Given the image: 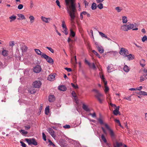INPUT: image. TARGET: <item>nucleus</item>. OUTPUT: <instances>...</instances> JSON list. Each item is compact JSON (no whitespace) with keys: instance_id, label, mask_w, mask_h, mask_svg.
I'll use <instances>...</instances> for the list:
<instances>
[{"instance_id":"nucleus-1","label":"nucleus","mask_w":147,"mask_h":147,"mask_svg":"<svg viewBox=\"0 0 147 147\" xmlns=\"http://www.w3.org/2000/svg\"><path fill=\"white\" fill-rule=\"evenodd\" d=\"M75 0H65L66 5L69 6L70 10L67 8V12L70 17L71 23H74L75 17V12L76 10V6L74 2Z\"/></svg>"},{"instance_id":"nucleus-2","label":"nucleus","mask_w":147,"mask_h":147,"mask_svg":"<svg viewBox=\"0 0 147 147\" xmlns=\"http://www.w3.org/2000/svg\"><path fill=\"white\" fill-rule=\"evenodd\" d=\"M93 91L96 92V94L95 96L100 103H102V100L104 99L103 95L100 93L99 91L96 89H94Z\"/></svg>"},{"instance_id":"nucleus-3","label":"nucleus","mask_w":147,"mask_h":147,"mask_svg":"<svg viewBox=\"0 0 147 147\" xmlns=\"http://www.w3.org/2000/svg\"><path fill=\"white\" fill-rule=\"evenodd\" d=\"M100 78L102 80V81L104 84V87L105 88V93L107 92L109 90V88L107 86V82L105 80V79L104 77V75L102 74V72L100 73Z\"/></svg>"},{"instance_id":"nucleus-4","label":"nucleus","mask_w":147,"mask_h":147,"mask_svg":"<svg viewBox=\"0 0 147 147\" xmlns=\"http://www.w3.org/2000/svg\"><path fill=\"white\" fill-rule=\"evenodd\" d=\"M104 125L106 128L109 131L110 135L112 138H114L115 134L113 131L112 130L107 124L105 123Z\"/></svg>"},{"instance_id":"nucleus-5","label":"nucleus","mask_w":147,"mask_h":147,"mask_svg":"<svg viewBox=\"0 0 147 147\" xmlns=\"http://www.w3.org/2000/svg\"><path fill=\"white\" fill-rule=\"evenodd\" d=\"M41 58L45 59L48 63H53L54 61L53 59L46 54H43L41 56Z\"/></svg>"},{"instance_id":"nucleus-6","label":"nucleus","mask_w":147,"mask_h":147,"mask_svg":"<svg viewBox=\"0 0 147 147\" xmlns=\"http://www.w3.org/2000/svg\"><path fill=\"white\" fill-rule=\"evenodd\" d=\"M25 140L28 142L29 145L32 144L33 145L36 146L37 145V143L34 138L28 139L26 138Z\"/></svg>"},{"instance_id":"nucleus-7","label":"nucleus","mask_w":147,"mask_h":147,"mask_svg":"<svg viewBox=\"0 0 147 147\" xmlns=\"http://www.w3.org/2000/svg\"><path fill=\"white\" fill-rule=\"evenodd\" d=\"M128 51L125 48H121L119 51V53L120 55H123L125 57V55L129 53Z\"/></svg>"},{"instance_id":"nucleus-8","label":"nucleus","mask_w":147,"mask_h":147,"mask_svg":"<svg viewBox=\"0 0 147 147\" xmlns=\"http://www.w3.org/2000/svg\"><path fill=\"white\" fill-rule=\"evenodd\" d=\"M41 68L40 66L37 65L35 66L33 69V71L35 73H39L41 70Z\"/></svg>"},{"instance_id":"nucleus-9","label":"nucleus","mask_w":147,"mask_h":147,"mask_svg":"<svg viewBox=\"0 0 147 147\" xmlns=\"http://www.w3.org/2000/svg\"><path fill=\"white\" fill-rule=\"evenodd\" d=\"M128 30L132 29L133 30H138L137 26L136 24L134 25L133 24H130L127 25Z\"/></svg>"},{"instance_id":"nucleus-10","label":"nucleus","mask_w":147,"mask_h":147,"mask_svg":"<svg viewBox=\"0 0 147 147\" xmlns=\"http://www.w3.org/2000/svg\"><path fill=\"white\" fill-rule=\"evenodd\" d=\"M34 87L35 88H39L41 85V83L39 80L35 81L33 84Z\"/></svg>"},{"instance_id":"nucleus-11","label":"nucleus","mask_w":147,"mask_h":147,"mask_svg":"<svg viewBox=\"0 0 147 147\" xmlns=\"http://www.w3.org/2000/svg\"><path fill=\"white\" fill-rule=\"evenodd\" d=\"M47 131L51 136L53 138H55L56 137V135L55 134V131L53 129L51 128H48Z\"/></svg>"},{"instance_id":"nucleus-12","label":"nucleus","mask_w":147,"mask_h":147,"mask_svg":"<svg viewBox=\"0 0 147 147\" xmlns=\"http://www.w3.org/2000/svg\"><path fill=\"white\" fill-rule=\"evenodd\" d=\"M41 19L42 21L46 23H49L51 20L50 18H47L43 16L41 17Z\"/></svg>"},{"instance_id":"nucleus-13","label":"nucleus","mask_w":147,"mask_h":147,"mask_svg":"<svg viewBox=\"0 0 147 147\" xmlns=\"http://www.w3.org/2000/svg\"><path fill=\"white\" fill-rule=\"evenodd\" d=\"M8 52H9L7 50L5 49H3V50L2 51V55L5 57L7 56L8 55Z\"/></svg>"},{"instance_id":"nucleus-14","label":"nucleus","mask_w":147,"mask_h":147,"mask_svg":"<svg viewBox=\"0 0 147 147\" xmlns=\"http://www.w3.org/2000/svg\"><path fill=\"white\" fill-rule=\"evenodd\" d=\"M55 76L53 74H51L48 76V80L50 81H53L55 80Z\"/></svg>"},{"instance_id":"nucleus-15","label":"nucleus","mask_w":147,"mask_h":147,"mask_svg":"<svg viewBox=\"0 0 147 147\" xmlns=\"http://www.w3.org/2000/svg\"><path fill=\"white\" fill-rule=\"evenodd\" d=\"M121 29L123 30L127 31L128 30L127 25L126 24H124L121 26Z\"/></svg>"},{"instance_id":"nucleus-16","label":"nucleus","mask_w":147,"mask_h":147,"mask_svg":"<svg viewBox=\"0 0 147 147\" xmlns=\"http://www.w3.org/2000/svg\"><path fill=\"white\" fill-rule=\"evenodd\" d=\"M119 106H118L113 111V113L115 115H117L119 113Z\"/></svg>"},{"instance_id":"nucleus-17","label":"nucleus","mask_w":147,"mask_h":147,"mask_svg":"<svg viewBox=\"0 0 147 147\" xmlns=\"http://www.w3.org/2000/svg\"><path fill=\"white\" fill-rule=\"evenodd\" d=\"M61 91H65L67 88L64 85H61L59 86L58 88Z\"/></svg>"},{"instance_id":"nucleus-18","label":"nucleus","mask_w":147,"mask_h":147,"mask_svg":"<svg viewBox=\"0 0 147 147\" xmlns=\"http://www.w3.org/2000/svg\"><path fill=\"white\" fill-rule=\"evenodd\" d=\"M55 100V97L53 95H50L49 97V100L50 102H52Z\"/></svg>"},{"instance_id":"nucleus-19","label":"nucleus","mask_w":147,"mask_h":147,"mask_svg":"<svg viewBox=\"0 0 147 147\" xmlns=\"http://www.w3.org/2000/svg\"><path fill=\"white\" fill-rule=\"evenodd\" d=\"M125 57H127L128 59L129 60L133 59L134 58V56L131 54H130L129 55H125Z\"/></svg>"},{"instance_id":"nucleus-20","label":"nucleus","mask_w":147,"mask_h":147,"mask_svg":"<svg viewBox=\"0 0 147 147\" xmlns=\"http://www.w3.org/2000/svg\"><path fill=\"white\" fill-rule=\"evenodd\" d=\"M113 67L112 65H109L107 67V71L108 72H111V70L113 69Z\"/></svg>"},{"instance_id":"nucleus-21","label":"nucleus","mask_w":147,"mask_h":147,"mask_svg":"<svg viewBox=\"0 0 147 147\" xmlns=\"http://www.w3.org/2000/svg\"><path fill=\"white\" fill-rule=\"evenodd\" d=\"M28 91L30 93L33 94L36 92V90L34 87H33L30 88V89L28 90Z\"/></svg>"},{"instance_id":"nucleus-22","label":"nucleus","mask_w":147,"mask_h":147,"mask_svg":"<svg viewBox=\"0 0 147 147\" xmlns=\"http://www.w3.org/2000/svg\"><path fill=\"white\" fill-rule=\"evenodd\" d=\"M82 108L84 110L87 111H90V109L88 108V106L84 104H83Z\"/></svg>"},{"instance_id":"nucleus-23","label":"nucleus","mask_w":147,"mask_h":147,"mask_svg":"<svg viewBox=\"0 0 147 147\" xmlns=\"http://www.w3.org/2000/svg\"><path fill=\"white\" fill-rule=\"evenodd\" d=\"M35 51L37 54L40 55L41 57L43 54H45L44 53H42L39 49H35Z\"/></svg>"},{"instance_id":"nucleus-24","label":"nucleus","mask_w":147,"mask_h":147,"mask_svg":"<svg viewBox=\"0 0 147 147\" xmlns=\"http://www.w3.org/2000/svg\"><path fill=\"white\" fill-rule=\"evenodd\" d=\"M145 61L144 59H142L140 62V65L143 67H144L145 65Z\"/></svg>"},{"instance_id":"nucleus-25","label":"nucleus","mask_w":147,"mask_h":147,"mask_svg":"<svg viewBox=\"0 0 147 147\" xmlns=\"http://www.w3.org/2000/svg\"><path fill=\"white\" fill-rule=\"evenodd\" d=\"M28 49V47L25 45H22L21 47V49L22 52L26 51Z\"/></svg>"},{"instance_id":"nucleus-26","label":"nucleus","mask_w":147,"mask_h":147,"mask_svg":"<svg viewBox=\"0 0 147 147\" xmlns=\"http://www.w3.org/2000/svg\"><path fill=\"white\" fill-rule=\"evenodd\" d=\"M16 16H11L9 17V18L10 19V21L11 22L14 20L16 19Z\"/></svg>"},{"instance_id":"nucleus-27","label":"nucleus","mask_w":147,"mask_h":147,"mask_svg":"<svg viewBox=\"0 0 147 147\" xmlns=\"http://www.w3.org/2000/svg\"><path fill=\"white\" fill-rule=\"evenodd\" d=\"M138 94L140 95L147 96V92L145 91H140L139 92Z\"/></svg>"},{"instance_id":"nucleus-28","label":"nucleus","mask_w":147,"mask_h":147,"mask_svg":"<svg viewBox=\"0 0 147 147\" xmlns=\"http://www.w3.org/2000/svg\"><path fill=\"white\" fill-rule=\"evenodd\" d=\"M123 70L126 72H128L129 70V68L127 65H125L124 67Z\"/></svg>"},{"instance_id":"nucleus-29","label":"nucleus","mask_w":147,"mask_h":147,"mask_svg":"<svg viewBox=\"0 0 147 147\" xmlns=\"http://www.w3.org/2000/svg\"><path fill=\"white\" fill-rule=\"evenodd\" d=\"M49 111V106L47 107L45 110V112L46 114L47 115L48 114Z\"/></svg>"},{"instance_id":"nucleus-30","label":"nucleus","mask_w":147,"mask_h":147,"mask_svg":"<svg viewBox=\"0 0 147 147\" xmlns=\"http://www.w3.org/2000/svg\"><path fill=\"white\" fill-rule=\"evenodd\" d=\"M122 19V22L123 23H126L127 22V20L126 17L123 16Z\"/></svg>"},{"instance_id":"nucleus-31","label":"nucleus","mask_w":147,"mask_h":147,"mask_svg":"<svg viewBox=\"0 0 147 147\" xmlns=\"http://www.w3.org/2000/svg\"><path fill=\"white\" fill-rule=\"evenodd\" d=\"M70 36L72 37H74L75 36V33L71 29L70 30Z\"/></svg>"},{"instance_id":"nucleus-32","label":"nucleus","mask_w":147,"mask_h":147,"mask_svg":"<svg viewBox=\"0 0 147 147\" xmlns=\"http://www.w3.org/2000/svg\"><path fill=\"white\" fill-rule=\"evenodd\" d=\"M96 3H93L92 5L91 8L92 10H94L96 8Z\"/></svg>"},{"instance_id":"nucleus-33","label":"nucleus","mask_w":147,"mask_h":147,"mask_svg":"<svg viewBox=\"0 0 147 147\" xmlns=\"http://www.w3.org/2000/svg\"><path fill=\"white\" fill-rule=\"evenodd\" d=\"M18 17L20 18L21 19V20H25L26 19V18L24 16L23 14H18Z\"/></svg>"},{"instance_id":"nucleus-34","label":"nucleus","mask_w":147,"mask_h":147,"mask_svg":"<svg viewBox=\"0 0 147 147\" xmlns=\"http://www.w3.org/2000/svg\"><path fill=\"white\" fill-rule=\"evenodd\" d=\"M98 49L99 52L101 53H102L104 52V49L102 47H98Z\"/></svg>"},{"instance_id":"nucleus-35","label":"nucleus","mask_w":147,"mask_h":147,"mask_svg":"<svg viewBox=\"0 0 147 147\" xmlns=\"http://www.w3.org/2000/svg\"><path fill=\"white\" fill-rule=\"evenodd\" d=\"M101 138L104 143H106L107 142V140L103 134L101 135Z\"/></svg>"},{"instance_id":"nucleus-36","label":"nucleus","mask_w":147,"mask_h":147,"mask_svg":"<svg viewBox=\"0 0 147 147\" xmlns=\"http://www.w3.org/2000/svg\"><path fill=\"white\" fill-rule=\"evenodd\" d=\"M19 131L22 135L27 134L28 133L27 131H25L23 129H21Z\"/></svg>"},{"instance_id":"nucleus-37","label":"nucleus","mask_w":147,"mask_h":147,"mask_svg":"<svg viewBox=\"0 0 147 147\" xmlns=\"http://www.w3.org/2000/svg\"><path fill=\"white\" fill-rule=\"evenodd\" d=\"M29 18L30 19L31 23H33L34 20V17L33 16H31L29 17Z\"/></svg>"},{"instance_id":"nucleus-38","label":"nucleus","mask_w":147,"mask_h":147,"mask_svg":"<svg viewBox=\"0 0 147 147\" xmlns=\"http://www.w3.org/2000/svg\"><path fill=\"white\" fill-rule=\"evenodd\" d=\"M99 34L102 37H105V38H107V36L105 35V34L101 32H99Z\"/></svg>"},{"instance_id":"nucleus-39","label":"nucleus","mask_w":147,"mask_h":147,"mask_svg":"<svg viewBox=\"0 0 147 147\" xmlns=\"http://www.w3.org/2000/svg\"><path fill=\"white\" fill-rule=\"evenodd\" d=\"M62 26L63 29L67 28L64 21H62Z\"/></svg>"},{"instance_id":"nucleus-40","label":"nucleus","mask_w":147,"mask_h":147,"mask_svg":"<svg viewBox=\"0 0 147 147\" xmlns=\"http://www.w3.org/2000/svg\"><path fill=\"white\" fill-rule=\"evenodd\" d=\"M146 77L145 76L144 77V76H142L140 77V81L141 82H142L143 81H144L146 80Z\"/></svg>"},{"instance_id":"nucleus-41","label":"nucleus","mask_w":147,"mask_h":147,"mask_svg":"<svg viewBox=\"0 0 147 147\" xmlns=\"http://www.w3.org/2000/svg\"><path fill=\"white\" fill-rule=\"evenodd\" d=\"M115 9L118 12H120L122 9V8H121L119 7H115Z\"/></svg>"},{"instance_id":"nucleus-42","label":"nucleus","mask_w":147,"mask_h":147,"mask_svg":"<svg viewBox=\"0 0 147 147\" xmlns=\"http://www.w3.org/2000/svg\"><path fill=\"white\" fill-rule=\"evenodd\" d=\"M97 7L100 9H101L103 8V4L102 3H99L97 6Z\"/></svg>"},{"instance_id":"nucleus-43","label":"nucleus","mask_w":147,"mask_h":147,"mask_svg":"<svg viewBox=\"0 0 147 147\" xmlns=\"http://www.w3.org/2000/svg\"><path fill=\"white\" fill-rule=\"evenodd\" d=\"M142 41L143 42H144L145 41L147 40V37L146 35L144 36L142 39Z\"/></svg>"},{"instance_id":"nucleus-44","label":"nucleus","mask_w":147,"mask_h":147,"mask_svg":"<svg viewBox=\"0 0 147 147\" xmlns=\"http://www.w3.org/2000/svg\"><path fill=\"white\" fill-rule=\"evenodd\" d=\"M15 45L14 42L13 41H10L9 42V45L10 47H12Z\"/></svg>"},{"instance_id":"nucleus-45","label":"nucleus","mask_w":147,"mask_h":147,"mask_svg":"<svg viewBox=\"0 0 147 147\" xmlns=\"http://www.w3.org/2000/svg\"><path fill=\"white\" fill-rule=\"evenodd\" d=\"M98 120L100 124L103 125L104 124L101 118L98 119Z\"/></svg>"},{"instance_id":"nucleus-46","label":"nucleus","mask_w":147,"mask_h":147,"mask_svg":"<svg viewBox=\"0 0 147 147\" xmlns=\"http://www.w3.org/2000/svg\"><path fill=\"white\" fill-rule=\"evenodd\" d=\"M46 48L49 50L51 53H53L54 52L53 50L51 48L49 47H46Z\"/></svg>"},{"instance_id":"nucleus-47","label":"nucleus","mask_w":147,"mask_h":147,"mask_svg":"<svg viewBox=\"0 0 147 147\" xmlns=\"http://www.w3.org/2000/svg\"><path fill=\"white\" fill-rule=\"evenodd\" d=\"M115 122L118 123L119 124V125L120 126V127H121V124L120 123V121H119V119H115Z\"/></svg>"},{"instance_id":"nucleus-48","label":"nucleus","mask_w":147,"mask_h":147,"mask_svg":"<svg viewBox=\"0 0 147 147\" xmlns=\"http://www.w3.org/2000/svg\"><path fill=\"white\" fill-rule=\"evenodd\" d=\"M67 42L69 43H73L74 40H71L70 37H68L67 39Z\"/></svg>"},{"instance_id":"nucleus-49","label":"nucleus","mask_w":147,"mask_h":147,"mask_svg":"<svg viewBox=\"0 0 147 147\" xmlns=\"http://www.w3.org/2000/svg\"><path fill=\"white\" fill-rule=\"evenodd\" d=\"M92 52L93 53H94L96 55L98 56L99 58H100V57L99 55V54H98L95 51L93 50L92 51Z\"/></svg>"},{"instance_id":"nucleus-50","label":"nucleus","mask_w":147,"mask_h":147,"mask_svg":"<svg viewBox=\"0 0 147 147\" xmlns=\"http://www.w3.org/2000/svg\"><path fill=\"white\" fill-rule=\"evenodd\" d=\"M122 144L121 143L116 142V146L117 147H119L122 146Z\"/></svg>"},{"instance_id":"nucleus-51","label":"nucleus","mask_w":147,"mask_h":147,"mask_svg":"<svg viewBox=\"0 0 147 147\" xmlns=\"http://www.w3.org/2000/svg\"><path fill=\"white\" fill-rule=\"evenodd\" d=\"M101 129L102 130L103 133L104 134L106 135H107V132L106 130H105V129H104V128H103V127H101Z\"/></svg>"},{"instance_id":"nucleus-52","label":"nucleus","mask_w":147,"mask_h":147,"mask_svg":"<svg viewBox=\"0 0 147 147\" xmlns=\"http://www.w3.org/2000/svg\"><path fill=\"white\" fill-rule=\"evenodd\" d=\"M42 137L43 139L45 141L46 140V136L44 133H42Z\"/></svg>"},{"instance_id":"nucleus-53","label":"nucleus","mask_w":147,"mask_h":147,"mask_svg":"<svg viewBox=\"0 0 147 147\" xmlns=\"http://www.w3.org/2000/svg\"><path fill=\"white\" fill-rule=\"evenodd\" d=\"M23 7V5L22 4H19L18 7V8L19 9H22Z\"/></svg>"},{"instance_id":"nucleus-54","label":"nucleus","mask_w":147,"mask_h":147,"mask_svg":"<svg viewBox=\"0 0 147 147\" xmlns=\"http://www.w3.org/2000/svg\"><path fill=\"white\" fill-rule=\"evenodd\" d=\"M34 3L31 0L30 1V7L32 8L34 6Z\"/></svg>"},{"instance_id":"nucleus-55","label":"nucleus","mask_w":147,"mask_h":147,"mask_svg":"<svg viewBox=\"0 0 147 147\" xmlns=\"http://www.w3.org/2000/svg\"><path fill=\"white\" fill-rule=\"evenodd\" d=\"M63 29V32L66 35L68 34V32H67V28H64Z\"/></svg>"},{"instance_id":"nucleus-56","label":"nucleus","mask_w":147,"mask_h":147,"mask_svg":"<svg viewBox=\"0 0 147 147\" xmlns=\"http://www.w3.org/2000/svg\"><path fill=\"white\" fill-rule=\"evenodd\" d=\"M56 3L57 4V5L59 6V7L60 8L61 6L60 4V2L58 0H57L56 1Z\"/></svg>"},{"instance_id":"nucleus-57","label":"nucleus","mask_w":147,"mask_h":147,"mask_svg":"<svg viewBox=\"0 0 147 147\" xmlns=\"http://www.w3.org/2000/svg\"><path fill=\"white\" fill-rule=\"evenodd\" d=\"M20 143L21 144V146L23 147H26V144L23 142L20 141Z\"/></svg>"},{"instance_id":"nucleus-58","label":"nucleus","mask_w":147,"mask_h":147,"mask_svg":"<svg viewBox=\"0 0 147 147\" xmlns=\"http://www.w3.org/2000/svg\"><path fill=\"white\" fill-rule=\"evenodd\" d=\"M71 85L75 89L78 88V87L77 85H75L74 84L72 83L71 84Z\"/></svg>"},{"instance_id":"nucleus-59","label":"nucleus","mask_w":147,"mask_h":147,"mask_svg":"<svg viewBox=\"0 0 147 147\" xmlns=\"http://www.w3.org/2000/svg\"><path fill=\"white\" fill-rule=\"evenodd\" d=\"M49 142L50 143V145H52L53 147L55 146V144L51 141V140H49Z\"/></svg>"},{"instance_id":"nucleus-60","label":"nucleus","mask_w":147,"mask_h":147,"mask_svg":"<svg viewBox=\"0 0 147 147\" xmlns=\"http://www.w3.org/2000/svg\"><path fill=\"white\" fill-rule=\"evenodd\" d=\"M63 127L65 128H70V126L69 125H66L63 126Z\"/></svg>"},{"instance_id":"nucleus-61","label":"nucleus","mask_w":147,"mask_h":147,"mask_svg":"<svg viewBox=\"0 0 147 147\" xmlns=\"http://www.w3.org/2000/svg\"><path fill=\"white\" fill-rule=\"evenodd\" d=\"M65 69L67 70V71L68 72L71 71V69L70 68L66 67L65 68Z\"/></svg>"},{"instance_id":"nucleus-62","label":"nucleus","mask_w":147,"mask_h":147,"mask_svg":"<svg viewBox=\"0 0 147 147\" xmlns=\"http://www.w3.org/2000/svg\"><path fill=\"white\" fill-rule=\"evenodd\" d=\"M72 43H69L70 49V50H71L72 49V47L73 46V45H72Z\"/></svg>"},{"instance_id":"nucleus-63","label":"nucleus","mask_w":147,"mask_h":147,"mask_svg":"<svg viewBox=\"0 0 147 147\" xmlns=\"http://www.w3.org/2000/svg\"><path fill=\"white\" fill-rule=\"evenodd\" d=\"M90 115H91L92 117H96V114L95 112L94 113L92 114L90 113Z\"/></svg>"},{"instance_id":"nucleus-64","label":"nucleus","mask_w":147,"mask_h":147,"mask_svg":"<svg viewBox=\"0 0 147 147\" xmlns=\"http://www.w3.org/2000/svg\"><path fill=\"white\" fill-rule=\"evenodd\" d=\"M72 95L74 97H76V94L74 91H72Z\"/></svg>"}]
</instances>
